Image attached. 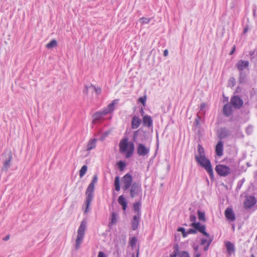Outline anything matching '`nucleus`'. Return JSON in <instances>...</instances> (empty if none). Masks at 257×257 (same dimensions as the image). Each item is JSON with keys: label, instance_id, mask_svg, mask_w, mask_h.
<instances>
[{"label": "nucleus", "instance_id": "nucleus-1", "mask_svg": "<svg viewBox=\"0 0 257 257\" xmlns=\"http://www.w3.org/2000/svg\"><path fill=\"white\" fill-rule=\"evenodd\" d=\"M97 176L95 175L93 177V179L91 183L89 184L86 191V200H85V213H87L89 211V207L91 204V201L93 199L94 191V184L97 181Z\"/></svg>", "mask_w": 257, "mask_h": 257}, {"label": "nucleus", "instance_id": "nucleus-2", "mask_svg": "<svg viewBox=\"0 0 257 257\" xmlns=\"http://www.w3.org/2000/svg\"><path fill=\"white\" fill-rule=\"evenodd\" d=\"M119 151L121 153H125V158L131 157L135 150V145L132 142H128L127 138L121 139L119 144Z\"/></svg>", "mask_w": 257, "mask_h": 257}, {"label": "nucleus", "instance_id": "nucleus-3", "mask_svg": "<svg viewBox=\"0 0 257 257\" xmlns=\"http://www.w3.org/2000/svg\"><path fill=\"white\" fill-rule=\"evenodd\" d=\"M196 161L209 174L211 179L213 178V171L210 160L205 156H195Z\"/></svg>", "mask_w": 257, "mask_h": 257}, {"label": "nucleus", "instance_id": "nucleus-4", "mask_svg": "<svg viewBox=\"0 0 257 257\" xmlns=\"http://www.w3.org/2000/svg\"><path fill=\"white\" fill-rule=\"evenodd\" d=\"M191 226L194 228H190L187 231V234H195L198 230L206 237H209L210 235L205 231L206 227L204 225H201L200 222H193L191 224Z\"/></svg>", "mask_w": 257, "mask_h": 257}, {"label": "nucleus", "instance_id": "nucleus-5", "mask_svg": "<svg viewBox=\"0 0 257 257\" xmlns=\"http://www.w3.org/2000/svg\"><path fill=\"white\" fill-rule=\"evenodd\" d=\"M3 167L2 171H7L11 166V162L13 159V155L11 150H6L3 154Z\"/></svg>", "mask_w": 257, "mask_h": 257}, {"label": "nucleus", "instance_id": "nucleus-6", "mask_svg": "<svg viewBox=\"0 0 257 257\" xmlns=\"http://www.w3.org/2000/svg\"><path fill=\"white\" fill-rule=\"evenodd\" d=\"M122 189L123 191L127 190L133 184V177L130 173H127L121 178Z\"/></svg>", "mask_w": 257, "mask_h": 257}, {"label": "nucleus", "instance_id": "nucleus-7", "mask_svg": "<svg viewBox=\"0 0 257 257\" xmlns=\"http://www.w3.org/2000/svg\"><path fill=\"white\" fill-rule=\"evenodd\" d=\"M130 188V193L131 198H133L137 196L141 195L142 189L141 183L134 182Z\"/></svg>", "mask_w": 257, "mask_h": 257}, {"label": "nucleus", "instance_id": "nucleus-8", "mask_svg": "<svg viewBox=\"0 0 257 257\" xmlns=\"http://www.w3.org/2000/svg\"><path fill=\"white\" fill-rule=\"evenodd\" d=\"M215 170L217 173L220 176H227L231 173V169L229 167L224 165H217Z\"/></svg>", "mask_w": 257, "mask_h": 257}, {"label": "nucleus", "instance_id": "nucleus-9", "mask_svg": "<svg viewBox=\"0 0 257 257\" xmlns=\"http://www.w3.org/2000/svg\"><path fill=\"white\" fill-rule=\"evenodd\" d=\"M150 148L145 146L143 144L140 143L137 145V152L139 156L145 157L148 156L150 153Z\"/></svg>", "mask_w": 257, "mask_h": 257}, {"label": "nucleus", "instance_id": "nucleus-10", "mask_svg": "<svg viewBox=\"0 0 257 257\" xmlns=\"http://www.w3.org/2000/svg\"><path fill=\"white\" fill-rule=\"evenodd\" d=\"M230 104L234 108L240 109L243 105V101L239 96L234 95L230 98Z\"/></svg>", "mask_w": 257, "mask_h": 257}, {"label": "nucleus", "instance_id": "nucleus-11", "mask_svg": "<svg viewBox=\"0 0 257 257\" xmlns=\"http://www.w3.org/2000/svg\"><path fill=\"white\" fill-rule=\"evenodd\" d=\"M256 203V200L254 196H250L247 197L244 202V207L249 209L254 205Z\"/></svg>", "mask_w": 257, "mask_h": 257}, {"label": "nucleus", "instance_id": "nucleus-12", "mask_svg": "<svg viewBox=\"0 0 257 257\" xmlns=\"http://www.w3.org/2000/svg\"><path fill=\"white\" fill-rule=\"evenodd\" d=\"M224 214L226 219L230 221H233L235 219V214L231 208H227L225 210Z\"/></svg>", "mask_w": 257, "mask_h": 257}, {"label": "nucleus", "instance_id": "nucleus-13", "mask_svg": "<svg viewBox=\"0 0 257 257\" xmlns=\"http://www.w3.org/2000/svg\"><path fill=\"white\" fill-rule=\"evenodd\" d=\"M249 66V62L248 61H244L240 60L238 61L236 64V67L238 70L240 72H242V71L247 68Z\"/></svg>", "mask_w": 257, "mask_h": 257}, {"label": "nucleus", "instance_id": "nucleus-14", "mask_svg": "<svg viewBox=\"0 0 257 257\" xmlns=\"http://www.w3.org/2000/svg\"><path fill=\"white\" fill-rule=\"evenodd\" d=\"M141 216L134 215L131 221L132 228L133 230H136L138 229Z\"/></svg>", "mask_w": 257, "mask_h": 257}, {"label": "nucleus", "instance_id": "nucleus-15", "mask_svg": "<svg viewBox=\"0 0 257 257\" xmlns=\"http://www.w3.org/2000/svg\"><path fill=\"white\" fill-rule=\"evenodd\" d=\"M232 105L226 103L225 104L223 108V112L225 116L228 117L232 113Z\"/></svg>", "mask_w": 257, "mask_h": 257}, {"label": "nucleus", "instance_id": "nucleus-16", "mask_svg": "<svg viewBox=\"0 0 257 257\" xmlns=\"http://www.w3.org/2000/svg\"><path fill=\"white\" fill-rule=\"evenodd\" d=\"M218 137L221 139H225L229 135V132L226 127H221L218 130Z\"/></svg>", "mask_w": 257, "mask_h": 257}, {"label": "nucleus", "instance_id": "nucleus-17", "mask_svg": "<svg viewBox=\"0 0 257 257\" xmlns=\"http://www.w3.org/2000/svg\"><path fill=\"white\" fill-rule=\"evenodd\" d=\"M141 120L139 117L136 115H135L132 120L131 127L133 129H136L139 127L141 123Z\"/></svg>", "mask_w": 257, "mask_h": 257}, {"label": "nucleus", "instance_id": "nucleus-18", "mask_svg": "<svg viewBox=\"0 0 257 257\" xmlns=\"http://www.w3.org/2000/svg\"><path fill=\"white\" fill-rule=\"evenodd\" d=\"M223 144L221 141H219L215 147V153L216 155L221 157L223 155Z\"/></svg>", "mask_w": 257, "mask_h": 257}, {"label": "nucleus", "instance_id": "nucleus-19", "mask_svg": "<svg viewBox=\"0 0 257 257\" xmlns=\"http://www.w3.org/2000/svg\"><path fill=\"white\" fill-rule=\"evenodd\" d=\"M143 123L144 126L150 127L153 126V120L151 117L149 115H146L143 117Z\"/></svg>", "mask_w": 257, "mask_h": 257}, {"label": "nucleus", "instance_id": "nucleus-20", "mask_svg": "<svg viewBox=\"0 0 257 257\" xmlns=\"http://www.w3.org/2000/svg\"><path fill=\"white\" fill-rule=\"evenodd\" d=\"M225 246L227 253L231 255L232 253L235 252V246L233 243L230 241H226L225 242Z\"/></svg>", "mask_w": 257, "mask_h": 257}, {"label": "nucleus", "instance_id": "nucleus-21", "mask_svg": "<svg viewBox=\"0 0 257 257\" xmlns=\"http://www.w3.org/2000/svg\"><path fill=\"white\" fill-rule=\"evenodd\" d=\"M86 228V221L83 220L77 230V234L84 236L85 231Z\"/></svg>", "mask_w": 257, "mask_h": 257}, {"label": "nucleus", "instance_id": "nucleus-22", "mask_svg": "<svg viewBox=\"0 0 257 257\" xmlns=\"http://www.w3.org/2000/svg\"><path fill=\"white\" fill-rule=\"evenodd\" d=\"M114 101L110 103L106 108L101 111L103 115H105L109 113L112 112L114 110Z\"/></svg>", "mask_w": 257, "mask_h": 257}, {"label": "nucleus", "instance_id": "nucleus-23", "mask_svg": "<svg viewBox=\"0 0 257 257\" xmlns=\"http://www.w3.org/2000/svg\"><path fill=\"white\" fill-rule=\"evenodd\" d=\"M96 139L94 138L90 139L87 143L86 151H90V150L95 149L96 147Z\"/></svg>", "mask_w": 257, "mask_h": 257}, {"label": "nucleus", "instance_id": "nucleus-24", "mask_svg": "<svg viewBox=\"0 0 257 257\" xmlns=\"http://www.w3.org/2000/svg\"><path fill=\"white\" fill-rule=\"evenodd\" d=\"M118 202L122 206V209L125 211L127 208V203L123 195H120L118 197Z\"/></svg>", "mask_w": 257, "mask_h": 257}, {"label": "nucleus", "instance_id": "nucleus-25", "mask_svg": "<svg viewBox=\"0 0 257 257\" xmlns=\"http://www.w3.org/2000/svg\"><path fill=\"white\" fill-rule=\"evenodd\" d=\"M141 202L140 201H138L134 204L133 207L134 211L136 213L135 215L141 216Z\"/></svg>", "mask_w": 257, "mask_h": 257}, {"label": "nucleus", "instance_id": "nucleus-26", "mask_svg": "<svg viewBox=\"0 0 257 257\" xmlns=\"http://www.w3.org/2000/svg\"><path fill=\"white\" fill-rule=\"evenodd\" d=\"M83 238L84 236L77 234V238L75 240V248L76 249H78L80 248V244L83 241Z\"/></svg>", "mask_w": 257, "mask_h": 257}, {"label": "nucleus", "instance_id": "nucleus-27", "mask_svg": "<svg viewBox=\"0 0 257 257\" xmlns=\"http://www.w3.org/2000/svg\"><path fill=\"white\" fill-rule=\"evenodd\" d=\"M114 186L115 187V190L116 191H119L120 190V178L119 177L117 176L115 177L114 179Z\"/></svg>", "mask_w": 257, "mask_h": 257}, {"label": "nucleus", "instance_id": "nucleus-28", "mask_svg": "<svg viewBox=\"0 0 257 257\" xmlns=\"http://www.w3.org/2000/svg\"><path fill=\"white\" fill-rule=\"evenodd\" d=\"M246 77V74L243 72H240L238 79L239 82L240 83H244L245 81Z\"/></svg>", "mask_w": 257, "mask_h": 257}, {"label": "nucleus", "instance_id": "nucleus-29", "mask_svg": "<svg viewBox=\"0 0 257 257\" xmlns=\"http://www.w3.org/2000/svg\"><path fill=\"white\" fill-rule=\"evenodd\" d=\"M57 45V42L56 40L53 39L51 40L49 43H48L46 45V47L48 49H51Z\"/></svg>", "mask_w": 257, "mask_h": 257}, {"label": "nucleus", "instance_id": "nucleus-30", "mask_svg": "<svg viewBox=\"0 0 257 257\" xmlns=\"http://www.w3.org/2000/svg\"><path fill=\"white\" fill-rule=\"evenodd\" d=\"M111 221L110 224H114L117 222V214L115 212H112L111 214Z\"/></svg>", "mask_w": 257, "mask_h": 257}, {"label": "nucleus", "instance_id": "nucleus-31", "mask_svg": "<svg viewBox=\"0 0 257 257\" xmlns=\"http://www.w3.org/2000/svg\"><path fill=\"white\" fill-rule=\"evenodd\" d=\"M87 170V166L86 165L83 166L79 171L80 177H82L86 174Z\"/></svg>", "mask_w": 257, "mask_h": 257}, {"label": "nucleus", "instance_id": "nucleus-32", "mask_svg": "<svg viewBox=\"0 0 257 257\" xmlns=\"http://www.w3.org/2000/svg\"><path fill=\"white\" fill-rule=\"evenodd\" d=\"M198 219L200 220L205 221V213L204 212H202L200 210H198L197 212Z\"/></svg>", "mask_w": 257, "mask_h": 257}, {"label": "nucleus", "instance_id": "nucleus-33", "mask_svg": "<svg viewBox=\"0 0 257 257\" xmlns=\"http://www.w3.org/2000/svg\"><path fill=\"white\" fill-rule=\"evenodd\" d=\"M91 88L93 89V91H94L96 95H99L101 92V89L100 87H96L94 85L91 84Z\"/></svg>", "mask_w": 257, "mask_h": 257}, {"label": "nucleus", "instance_id": "nucleus-34", "mask_svg": "<svg viewBox=\"0 0 257 257\" xmlns=\"http://www.w3.org/2000/svg\"><path fill=\"white\" fill-rule=\"evenodd\" d=\"M117 166L120 171H123L126 166V164L125 162L120 161L117 163Z\"/></svg>", "mask_w": 257, "mask_h": 257}, {"label": "nucleus", "instance_id": "nucleus-35", "mask_svg": "<svg viewBox=\"0 0 257 257\" xmlns=\"http://www.w3.org/2000/svg\"><path fill=\"white\" fill-rule=\"evenodd\" d=\"M137 242V239L136 237H133L130 241V245L132 246V248H134V246H136Z\"/></svg>", "mask_w": 257, "mask_h": 257}, {"label": "nucleus", "instance_id": "nucleus-36", "mask_svg": "<svg viewBox=\"0 0 257 257\" xmlns=\"http://www.w3.org/2000/svg\"><path fill=\"white\" fill-rule=\"evenodd\" d=\"M208 237L209 238L208 239V243L207 244V245L206 246H205L204 247V250L205 251H207L208 249L209 246L213 239V237H212V236L211 237L210 236L209 237Z\"/></svg>", "mask_w": 257, "mask_h": 257}, {"label": "nucleus", "instance_id": "nucleus-37", "mask_svg": "<svg viewBox=\"0 0 257 257\" xmlns=\"http://www.w3.org/2000/svg\"><path fill=\"white\" fill-rule=\"evenodd\" d=\"M103 115L102 112L101 111H97L95 112L93 115V117L95 119H100Z\"/></svg>", "mask_w": 257, "mask_h": 257}, {"label": "nucleus", "instance_id": "nucleus-38", "mask_svg": "<svg viewBox=\"0 0 257 257\" xmlns=\"http://www.w3.org/2000/svg\"><path fill=\"white\" fill-rule=\"evenodd\" d=\"M198 152L200 154L199 156H205L204 149L200 145L198 146Z\"/></svg>", "mask_w": 257, "mask_h": 257}, {"label": "nucleus", "instance_id": "nucleus-39", "mask_svg": "<svg viewBox=\"0 0 257 257\" xmlns=\"http://www.w3.org/2000/svg\"><path fill=\"white\" fill-rule=\"evenodd\" d=\"M178 231L181 232L183 237H186L187 236V232L185 231V229L184 227H181L178 228Z\"/></svg>", "mask_w": 257, "mask_h": 257}, {"label": "nucleus", "instance_id": "nucleus-40", "mask_svg": "<svg viewBox=\"0 0 257 257\" xmlns=\"http://www.w3.org/2000/svg\"><path fill=\"white\" fill-rule=\"evenodd\" d=\"M139 20L142 24H148L150 22V19L145 17L141 18Z\"/></svg>", "mask_w": 257, "mask_h": 257}, {"label": "nucleus", "instance_id": "nucleus-41", "mask_svg": "<svg viewBox=\"0 0 257 257\" xmlns=\"http://www.w3.org/2000/svg\"><path fill=\"white\" fill-rule=\"evenodd\" d=\"M140 131V130H138L134 132L133 137V141L134 142H136L137 141Z\"/></svg>", "mask_w": 257, "mask_h": 257}, {"label": "nucleus", "instance_id": "nucleus-42", "mask_svg": "<svg viewBox=\"0 0 257 257\" xmlns=\"http://www.w3.org/2000/svg\"><path fill=\"white\" fill-rule=\"evenodd\" d=\"M91 84L89 85H85V88L83 90V92L85 94L87 95L88 94V92L89 91L90 88H91Z\"/></svg>", "mask_w": 257, "mask_h": 257}, {"label": "nucleus", "instance_id": "nucleus-43", "mask_svg": "<svg viewBox=\"0 0 257 257\" xmlns=\"http://www.w3.org/2000/svg\"><path fill=\"white\" fill-rule=\"evenodd\" d=\"M235 84V79L233 77H231L229 80L228 84L231 87H233Z\"/></svg>", "mask_w": 257, "mask_h": 257}, {"label": "nucleus", "instance_id": "nucleus-44", "mask_svg": "<svg viewBox=\"0 0 257 257\" xmlns=\"http://www.w3.org/2000/svg\"><path fill=\"white\" fill-rule=\"evenodd\" d=\"M179 257H190L189 254L187 251H182L179 254Z\"/></svg>", "mask_w": 257, "mask_h": 257}, {"label": "nucleus", "instance_id": "nucleus-45", "mask_svg": "<svg viewBox=\"0 0 257 257\" xmlns=\"http://www.w3.org/2000/svg\"><path fill=\"white\" fill-rule=\"evenodd\" d=\"M146 101V96L141 97L139 98V101L142 103L144 106L145 105Z\"/></svg>", "mask_w": 257, "mask_h": 257}, {"label": "nucleus", "instance_id": "nucleus-46", "mask_svg": "<svg viewBox=\"0 0 257 257\" xmlns=\"http://www.w3.org/2000/svg\"><path fill=\"white\" fill-rule=\"evenodd\" d=\"M189 219L191 222H195L196 217L194 214H191L189 217Z\"/></svg>", "mask_w": 257, "mask_h": 257}, {"label": "nucleus", "instance_id": "nucleus-47", "mask_svg": "<svg viewBox=\"0 0 257 257\" xmlns=\"http://www.w3.org/2000/svg\"><path fill=\"white\" fill-rule=\"evenodd\" d=\"M173 251L175 252L180 253L179 252V246L178 244H175L173 246Z\"/></svg>", "mask_w": 257, "mask_h": 257}, {"label": "nucleus", "instance_id": "nucleus-48", "mask_svg": "<svg viewBox=\"0 0 257 257\" xmlns=\"http://www.w3.org/2000/svg\"><path fill=\"white\" fill-rule=\"evenodd\" d=\"M206 243H208V239L203 238L201 240V245H204Z\"/></svg>", "mask_w": 257, "mask_h": 257}, {"label": "nucleus", "instance_id": "nucleus-49", "mask_svg": "<svg viewBox=\"0 0 257 257\" xmlns=\"http://www.w3.org/2000/svg\"><path fill=\"white\" fill-rule=\"evenodd\" d=\"M179 253L175 252L173 251V252L170 255V257H176L177 255H179Z\"/></svg>", "mask_w": 257, "mask_h": 257}, {"label": "nucleus", "instance_id": "nucleus-50", "mask_svg": "<svg viewBox=\"0 0 257 257\" xmlns=\"http://www.w3.org/2000/svg\"><path fill=\"white\" fill-rule=\"evenodd\" d=\"M98 257H105V255L103 252L99 251L98 254Z\"/></svg>", "mask_w": 257, "mask_h": 257}, {"label": "nucleus", "instance_id": "nucleus-51", "mask_svg": "<svg viewBox=\"0 0 257 257\" xmlns=\"http://www.w3.org/2000/svg\"><path fill=\"white\" fill-rule=\"evenodd\" d=\"M205 107V103H202L200 105V111H203V109Z\"/></svg>", "mask_w": 257, "mask_h": 257}, {"label": "nucleus", "instance_id": "nucleus-52", "mask_svg": "<svg viewBox=\"0 0 257 257\" xmlns=\"http://www.w3.org/2000/svg\"><path fill=\"white\" fill-rule=\"evenodd\" d=\"M235 45H234V46H233L232 48L231 51L230 52V53H229V55H232V54H233V53H234V51H235Z\"/></svg>", "mask_w": 257, "mask_h": 257}, {"label": "nucleus", "instance_id": "nucleus-53", "mask_svg": "<svg viewBox=\"0 0 257 257\" xmlns=\"http://www.w3.org/2000/svg\"><path fill=\"white\" fill-rule=\"evenodd\" d=\"M193 249L195 250V252H198L197 251L199 249V246L198 245L194 246L193 247Z\"/></svg>", "mask_w": 257, "mask_h": 257}, {"label": "nucleus", "instance_id": "nucleus-54", "mask_svg": "<svg viewBox=\"0 0 257 257\" xmlns=\"http://www.w3.org/2000/svg\"><path fill=\"white\" fill-rule=\"evenodd\" d=\"M163 55L164 56H167L168 55V51L166 49L164 51Z\"/></svg>", "mask_w": 257, "mask_h": 257}, {"label": "nucleus", "instance_id": "nucleus-55", "mask_svg": "<svg viewBox=\"0 0 257 257\" xmlns=\"http://www.w3.org/2000/svg\"><path fill=\"white\" fill-rule=\"evenodd\" d=\"M200 117L199 116H197V118H196L195 121L196 122V124H198L199 123V120L200 119Z\"/></svg>", "mask_w": 257, "mask_h": 257}, {"label": "nucleus", "instance_id": "nucleus-56", "mask_svg": "<svg viewBox=\"0 0 257 257\" xmlns=\"http://www.w3.org/2000/svg\"><path fill=\"white\" fill-rule=\"evenodd\" d=\"M195 257H200L201 254L199 252H194Z\"/></svg>", "mask_w": 257, "mask_h": 257}, {"label": "nucleus", "instance_id": "nucleus-57", "mask_svg": "<svg viewBox=\"0 0 257 257\" xmlns=\"http://www.w3.org/2000/svg\"><path fill=\"white\" fill-rule=\"evenodd\" d=\"M10 237L9 235L6 236L5 238H4V240H8L9 239Z\"/></svg>", "mask_w": 257, "mask_h": 257}, {"label": "nucleus", "instance_id": "nucleus-58", "mask_svg": "<svg viewBox=\"0 0 257 257\" xmlns=\"http://www.w3.org/2000/svg\"><path fill=\"white\" fill-rule=\"evenodd\" d=\"M139 249L138 248V250H137V256L136 257H139Z\"/></svg>", "mask_w": 257, "mask_h": 257}, {"label": "nucleus", "instance_id": "nucleus-59", "mask_svg": "<svg viewBox=\"0 0 257 257\" xmlns=\"http://www.w3.org/2000/svg\"><path fill=\"white\" fill-rule=\"evenodd\" d=\"M89 91H90L91 93H93V92H94V91H93V89L92 88H90Z\"/></svg>", "mask_w": 257, "mask_h": 257}, {"label": "nucleus", "instance_id": "nucleus-60", "mask_svg": "<svg viewBox=\"0 0 257 257\" xmlns=\"http://www.w3.org/2000/svg\"><path fill=\"white\" fill-rule=\"evenodd\" d=\"M247 31V29H245L244 30V32L245 33Z\"/></svg>", "mask_w": 257, "mask_h": 257}, {"label": "nucleus", "instance_id": "nucleus-61", "mask_svg": "<svg viewBox=\"0 0 257 257\" xmlns=\"http://www.w3.org/2000/svg\"><path fill=\"white\" fill-rule=\"evenodd\" d=\"M132 257H135V254L133 253L132 255Z\"/></svg>", "mask_w": 257, "mask_h": 257}, {"label": "nucleus", "instance_id": "nucleus-62", "mask_svg": "<svg viewBox=\"0 0 257 257\" xmlns=\"http://www.w3.org/2000/svg\"><path fill=\"white\" fill-rule=\"evenodd\" d=\"M251 257H255V256L253 254H252V255H251Z\"/></svg>", "mask_w": 257, "mask_h": 257}, {"label": "nucleus", "instance_id": "nucleus-63", "mask_svg": "<svg viewBox=\"0 0 257 257\" xmlns=\"http://www.w3.org/2000/svg\"><path fill=\"white\" fill-rule=\"evenodd\" d=\"M142 111L143 112H144L143 109L142 108Z\"/></svg>", "mask_w": 257, "mask_h": 257}]
</instances>
